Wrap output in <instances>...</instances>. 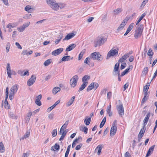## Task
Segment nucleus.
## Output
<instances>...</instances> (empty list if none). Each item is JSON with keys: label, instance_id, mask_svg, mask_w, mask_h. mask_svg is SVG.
<instances>
[{"label": "nucleus", "instance_id": "31", "mask_svg": "<svg viewBox=\"0 0 157 157\" xmlns=\"http://www.w3.org/2000/svg\"><path fill=\"white\" fill-rule=\"evenodd\" d=\"M87 84H86V82L83 83L81 85L80 87L79 88V90H78V92H80L82 90H83L85 87L87 86Z\"/></svg>", "mask_w": 157, "mask_h": 157}, {"label": "nucleus", "instance_id": "26", "mask_svg": "<svg viewBox=\"0 0 157 157\" xmlns=\"http://www.w3.org/2000/svg\"><path fill=\"white\" fill-rule=\"evenodd\" d=\"M142 34V33L135 31V33L134 34V36L135 39H137L140 37Z\"/></svg>", "mask_w": 157, "mask_h": 157}, {"label": "nucleus", "instance_id": "4", "mask_svg": "<svg viewBox=\"0 0 157 157\" xmlns=\"http://www.w3.org/2000/svg\"><path fill=\"white\" fill-rule=\"evenodd\" d=\"M78 79V76L76 75L73 76L70 79V83L71 88H74L77 85Z\"/></svg>", "mask_w": 157, "mask_h": 157}, {"label": "nucleus", "instance_id": "37", "mask_svg": "<svg viewBox=\"0 0 157 157\" xmlns=\"http://www.w3.org/2000/svg\"><path fill=\"white\" fill-rule=\"evenodd\" d=\"M106 117H105L103 119L102 121L101 122V124L100 125V128H101L103 127V126L105 124V122H106Z\"/></svg>", "mask_w": 157, "mask_h": 157}, {"label": "nucleus", "instance_id": "64", "mask_svg": "<svg viewBox=\"0 0 157 157\" xmlns=\"http://www.w3.org/2000/svg\"><path fill=\"white\" fill-rule=\"evenodd\" d=\"M30 24V22H28L27 23H25L23 25L24 26H25V28H26V27L28 26Z\"/></svg>", "mask_w": 157, "mask_h": 157}, {"label": "nucleus", "instance_id": "8", "mask_svg": "<svg viewBox=\"0 0 157 157\" xmlns=\"http://www.w3.org/2000/svg\"><path fill=\"white\" fill-rule=\"evenodd\" d=\"M76 34V32H74L72 33L67 34L65 37L63 39V41H64L65 40H68L72 38L75 36Z\"/></svg>", "mask_w": 157, "mask_h": 157}, {"label": "nucleus", "instance_id": "51", "mask_svg": "<svg viewBox=\"0 0 157 157\" xmlns=\"http://www.w3.org/2000/svg\"><path fill=\"white\" fill-rule=\"evenodd\" d=\"M9 115L10 117L12 119H17V117L15 116L12 113H10Z\"/></svg>", "mask_w": 157, "mask_h": 157}, {"label": "nucleus", "instance_id": "1", "mask_svg": "<svg viewBox=\"0 0 157 157\" xmlns=\"http://www.w3.org/2000/svg\"><path fill=\"white\" fill-rule=\"evenodd\" d=\"M46 0L47 4L54 11H57L59 8L61 10L66 6L65 4L62 3H58L55 0Z\"/></svg>", "mask_w": 157, "mask_h": 157}, {"label": "nucleus", "instance_id": "62", "mask_svg": "<svg viewBox=\"0 0 157 157\" xmlns=\"http://www.w3.org/2000/svg\"><path fill=\"white\" fill-rule=\"evenodd\" d=\"M131 155L128 151L126 152L124 154V157H130Z\"/></svg>", "mask_w": 157, "mask_h": 157}, {"label": "nucleus", "instance_id": "13", "mask_svg": "<svg viewBox=\"0 0 157 157\" xmlns=\"http://www.w3.org/2000/svg\"><path fill=\"white\" fill-rule=\"evenodd\" d=\"M144 29V25L142 24L140 25H139L137 26L136 29V31H137L138 32H140L141 33H142Z\"/></svg>", "mask_w": 157, "mask_h": 157}, {"label": "nucleus", "instance_id": "25", "mask_svg": "<svg viewBox=\"0 0 157 157\" xmlns=\"http://www.w3.org/2000/svg\"><path fill=\"white\" fill-rule=\"evenodd\" d=\"M32 115V112H30L27 113L26 115V117L25 119V122L27 123H28L30 119V117Z\"/></svg>", "mask_w": 157, "mask_h": 157}, {"label": "nucleus", "instance_id": "47", "mask_svg": "<svg viewBox=\"0 0 157 157\" xmlns=\"http://www.w3.org/2000/svg\"><path fill=\"white\" fill-rule=\"evenodd\" d=\"M15 26V25L13 24H12L11 23H9L7 25L6 27L10 29L12 28H14Z\"/></svg>", "mask_w": 157, "mask_h": 157}, {"label": "nucleus", "instance_id": "48", "mask_svg": "<svg viewBox=\"0 0 157 157\" xmlns=\"http://www.w3.org/2000/svg\"><path fill=\"white\" fill-rule=\"evenodd\" d=\"M149 87H148L147 86H145L144 87L143 91L144 92V94H147V92L148 91V89H149Z\"/></svg>", "mask_w": 157, "mask_h": 157}, {"label": "nucleus", "instance_id": "23", "mask_svg": "<svg viewBox=\"0 0 157 157\" xmlns=\"http://www.w3.org/2000/svg\"><path fill=\"white\" fill-rule=\"evenodd\" d=\"M80 130L84 132L85 134H87V133L88 128L85 126H81L80 127Z\"/></svg>", "mask_w": 157, "mask_h": 157}, {"label": "nucleus", "instance_id": "34", "mask_svg": "<svg viewBox=\"0 0 157 157\" xmlns=\"http://www.w3.org/2000/svg\"><path fill=\"white\" fill-rule=\"evenodd\" d=\"M70 56H63L61 59L62 61H68L70 60Z\"/></svg>", "mask_w": 157, "mask_h": 157}, {"label": "nucleus", "instance_id": "15", "mask_svg": "<svg viewBox=\"0 0 157 157\" xmlns=\"http://www.w3.org/2000/svg\"><path fill=\"white\" fill-rule=\"evenodd\" d=\"M76 46V45L75 44H70L67 48H66V51L67 52L70 51L75 48Z\"/></svg>", "mask_w": 157, "mask_h": 157}, {"label": "nucleus", "instance_id": "40", "mask_svg": "<svg viewBox=\"0 0 157 157\" xmlns=\"http://www.w3.org/2000/svg\"><path fill=\"white\" fill-rule=\"evenodd\" d=\"M25 26L22 25L20 26L19 27L17 28V29L20 32H22L25 30Z\"/></svg>", "mask_w": 157, "mask_h": 157}, {"label": "nucleus", "instance_id": "41", "mask_svg": "<svg viewBox=\"0 0 157 157\" xmlns=\"http://www.w3.org/2000/svg\"><path fill=\"white\" fill-rule=\"evenodd\" d=\"M30 133V130H28V131L26 132L25 135H24V138L25 139H26L27 138H28L29 137Z\"/></svg>", "mask_w": 157, "mask_h": 157}, {"label": "nucleus", "instance_id": "59", "mask_svg": "<svg viewBox=\"0 0 157 157\" xmlns=\"http://www.w3.org/2000/svg\"><path fill=\"white\" fill-rule=\"evenodd\" d=\"M7 71H11L10 69V63H8L7 64V66L6 67Z\"/></svg>", "mask_w": 157, "mask_h": 157}, {"label": "nucleus", "instance_id": "44", "mask_svg": "<svg viewBox=\"0 0 157 157\" xmlns=\"http://www.w3.org/2000/svg\"><path fill=\"white\" fill-rule=\"evenodd\" d=\"M153 52H152V50L151 48H150L147 53V55L149 56H152L153 55Z\"/></svg>", "mask_w": 157, "mask_h": 157}, {"label": "nucleus", "instance_id": "50", "mask_svg": "<svg viewBox=\"0 0 157 157\" xmlns=\"http://www.w3.org/2000/svg\"><path fill=\"white\" fill-rule=\"evenodd\" d=\"M4 103L5 104L4 106L5 108H6L7 109H9L10 106H9V105L8 104V101H7V102H6L5 101Z\"/></svg>", "mask_w": 157, "mask_h": 157}, {"label": "nucleus", "instance_id": "28", "mask_svg": "<svg viewBox=\"0 0 157 157\" xmlns=\"http://www.w3.org/2000/svg\"><path fill=\"white\" fill-rule=\"evenodd\" d=\"M119 64L118 63H117L114 66V68L113 70V71L115 72V74L117 73L119 71H118L119 68Z\"/></svg>", "mask_w": 157, "mask_h": 157}, {"label": "nucleus", "instance_id": "24", "mask_svg": "<svg viewBox=\"0 0 157 157\" xmlns=\"http://www.w3.org/2000/svg\"><path fill=\"white\" fill-rule=\"evenodd\" d=\"M75 98V96H73L71 98V99L67 103V106H69L73 103Z\"/></svg>", "mask_w": 157, "mask_h": 157}, {"label": "nucleus", "instance_id": "36", "mask_svg": "<svg viewBox=\"0 0 157 157\" xmlns=\"http://www.w3.org/2000/svg\"><path fill=\"white\" fill-rule=\"evenodd\" d=\"M148 72V67H145L144 69L142 72V75H145Z\"/></svg>", "mask_w": 157, "mask_h": 157}, {"label": "nucleus", "instance_id": "53", "mask_svg": "<svg viewBox=\"0 0 157 157\" xmlns=\"http://www.w3.org/2000/svg\"><path fill=\"white\" fill-rule=\"evenodd\" d=\"M148 121V120L145 118L143 121V125L145 126L147 124V123Z\"/></svg>", "mask_w": 157, "mask_h": 157}, {"label": "nucleus", "instance_id": "30", "mask_svg": "<svg viewBox=\"0 0 157 157\" xmlns=\"http://www.w3.org/2000/svg\"><path fill=\"white\" fill-rule=\"evenodd\" d=\"M5 148L2 142H0V152L3 153L5 151Z\"/></svg>", "mask_w": 157, "mask_h": 157}, {"label": "nucleus", "instance_id": "19", "mask_svg": "<svg viewBox=\"0 0 157 157\" xmlns=\"http://www.w3.org/2000/svg\"><path fill=\"white\" fill-rule=\"evenodd\" d=\"M63 33H60L57 39L55 41V43L56 44H57L59 43L60 40L62 39L63 37Z\"/></svg>", "mask_w": 157, "mask_h": 157}, {"label": "nucleus", "instance_id": "9", "mask_svg": "<svg viewBox=\"0 0 157 157\" xmlns=\"http://www.w3.org/2000/svg\"><path fill=\"white\" fill-rule=\"evenodd\" d=\"M63 49L60 48L53 51L52 52V54L54 56H56L60 54L63 51Z\"/></svg>", "mask_w": 157, "mask_h": 157}, {"label": "nucleus", "instance_id": "49", "mask_svg": "<svg viewBox=\"0 0 157 157\" xmlns=\"http://www.w3.org/2000/svg\"><path fill=\"white\" fill-rule=\"evenodd\" d=\"M147 94H146V93L144 94V97L142 99V101H141V104H143L146 101V99L147 98H146H146L147 95Z\"/></svg>", "mask_w": 157, "mask_h": 157}, {"label": "nucleus", "instance_id": "22", "mask_svg": "<svg viewBox=\"0 0 157 157\" xmlns=\"http://www.w3.org/2000/svg\"><path fill=\"white\" fill-rule=\"evenodd\" d=\"M106 112L109 117H111L112 115V112L111 111V105H110L107 106Z\"/></svg>", "mask_w": 157, "mask_h": 157}, {"label": "nucleus", "instance_id": "20", "mask_svg": "<svg viewBox=\"0 0 157 157\" xmlns=\"http://www.w3.org/2000/svg\"><path fill=\"white\" fill-rule=\"evenodd\" d=\"M91 121L90 117H89L88 116H86L84 121V123L86 125H89Z\"/></svg>", "mask_w": 157, "mask_h": 157}, {"label": "nucleus", "instance_id": "11", "mask_svg": "<svg viewBox=\"0 0 157 157\" xmlns=\"http://www.w3.org/2000/svg\"><path fill=\"white\" fill-rule=\"evenodd\" d=\"M42 97V95L40 94L36 98V99L35 101V103L38 106H40L41 105V103L40 100L41 99Z\"/></svg>", "mask_w": 157, "mask_h": 157}, {"label": "nucleus", "instance_id": "14", "mask_svg": "<svg viewBox=\"0 0 157 157\" xmlns=\"http://www.w3.org/2000/svg\"><path fill=\"white\" fill-rule=\"evenodd\" d=\"M144 29V25L142 24L140 25H139L137 26L136 29V31H137L138 32H140L141 33H142Z\"/></svg>", "mask_w": 157, "mask_h": 157}, {"label": "nucleus", "instance_id": "63", "mask_svg": "<svg viewBox=\"0 0 157 157\" xmlns=\"http://www.w3.org/2000/svg\"><path fill=\"white\" fill-rule=\"evenodd\" d=\"M157 76V69H156V71H155V73H154V75L153 77L152 78V79L151 80V81L153 80V79L155 78Z\"/></svg>", "mask_w": 157, "mask_h": 157}, {"label": "nucleus", "instance_id": "52", "mask_svg": "<svg viewBox=\"0 0 157 157\" xmlns=\"http://www.w3.org/2000/svg\"><path fill=\"white\" fill-rule=\"evenodd\" d=\"M126 63H123L121 65V66L120 67L121 69L122 70V69H124L126 67Z\"/></svg>", "mask_w": 157, "mask_h": 157}, {"label": "nucleus", "instance_id": "6", "mask_svg": "<svg viewBox=\"0 0 157 157\" xmlns=\"http://www.w3.org/2000/svg\"><path fill=\"white\" fill-rule=\"evenodd\" d=\"M118 54V52L117 50L115 49H112L108 52L106 59H108L111 56L117 55Z\"/></svg>", "mask_w": 157, "mask_h": 157}, {"label": "nucleus", "instance_id": "39", "mask_svg": "<svg viewBox=\"0 0 157 157\" xmlns=\"http://www.w3.org/2000/svg\"><path fill=\"white\" fill-rule=\"evenodd\" d=\"M51 59H48L45 61L44 63V65L45 66H47L49 65L51 63Z\"/></svg>", "mask_w": 157, "mask_h": 157}, {"label": "nucleus", "instance_id": "3", "mask_svg": "<svg viewBox=\"0 0 157 157\" xmlns=\"http://www.w3.org/2000/svg\"><path fill=\"white\" fill-rule=\"evenodd\" d=\"M90 57L93 60L101 61L103 58L100 53L98 52H95L91 54Z\"/></svg>", "mask_w": 157, "mask_h": 157}, {"label": "nucleus", "instance_id": "21", "mask_svg": "<svg viewBox=\"0 0 157 157\" xmlns=\"http://www.w3.org/2000/svg\"><path fill=\"white\" fill-rule=\"evenodd\" d=\"M129 19V17H126L123 20L121 23L120 24V25L124 27Z\"/></svg>", "mask_w": 157, "mask_h": 157}, {"label": "nucleus", "instance_id": "46", "mask_svg": "<svg viewBox=\"0 0 157 157\" xmlns=\"http://www.w3.org/2000/svg\"><path fill=\"white\" fill-rule=\"evenodd\" d=\"M31 17H32L31 14H26L25 16H24L23 17V18L24 19H29L30 18H31Z\"/></svg>", "mask_w": 157, "mask_h": 157}, {"label": "nucleus", "instance_id": "16", "mask_svg": "<svg viewBox=\"0 0 157 157\" xmlns=\"http://www.w3.org/2000/svg\"><path fill=\"white\" fill-rule=\"evenodd\" d=\"M155 145H153L151 146L149 149L145 157H148L151 154V152H152L154 150V149L155 147Z\"/></svg>", "mask_w": 157, "mask_h": 157}, {"label": "nucleus", "instance_id": "38", "mask_svg": "<svg viewBox=\"0 0 157 157\" xmlns=\"http://www.w3.org/2000/svg\"><path fill=\"white\" fill-rule=\"evenodd\" d=\"M122 11V9L120 8H118L114 10V12L115 14L117 15L121 13Z\"/></svg>", "mask_w": 157, "mask_h": 157}, {"label": "nucleus", "instance_id": "54", "mask_svg": "<svg viewBox=\"0 0 157 157\" xmlns=\"http://www.w3.org/2000/svg\"><path fill=\"white\" fill-rule=\"evenodd\" d=\"M6 49V52H8L9 51V49H10V43L9 42H8L7 43Z\"/></svg>", "mask_w": 157, "mask_h": 157}, {"label": "nucleus", "instance_id": "29", "mask_svg": "<svg viewBox=\"0 0 157 157\" xmlns=\"http://www.w3.org/2000/svg\"><path fill=\"white\" fill-rule=\"evenodd\" d=\"M90 78V76L88 75H85L82 78V81L83 83L86 82V84H87L88 82L87 81V80H89Z\"/></svg>", "mask_w": 157, "mask_h": 157}, {"label": "nucleus", "instance_id": "27", "mask_svg": "<svg viewBox=\"0 0 157 157\" xmlns=\"http://www.w3.org/2000/svg\"><path fill=\"white\" fill-rule=\"evenodd\" d=\"M128 58V55L125 54L121 57L119 60V62L121 63L123 62L125 60Z\"/></svg>", "mask_w": 157, "mask_h": 157}, {"label": "nucleus", "instance_id": "12", "mask_svg": "<svg viewBox=\"0 0 157 157\" xmlns=\"http://www.w3.org/2000/svg\"><path fill=\"white\" fill-rule=\"evenodd\" d=\"M117 130V127L112 126L110 131V136H113L116 133Z\"/></svg>", "mask_w": 157, "mask_h": 157}, {"label": "nucleus", "instance_id": "2", "mask_svg": "<svg viewBox=\"0 0 157 157\" xmlns=\"http://www.w3.org/2000/svg\"><path fill=\"white\" fill-rule=\"evenodd\" d=\"M106 40V38H105L103 36L98 37L94 42L95 47L104 44Z\"/></svg>", "mask_w": 157, "mask_h": 157}, {"label": "nucleus", "instance_id": "58", "mask_svg": "<svg viewBox=\"0 0 157 157\" xmlns=\"http://www.w3.org/2000/svg\"><path fill=\"white\" fill-rule=\"evenodd\" d=\"M93 83H94V89L96 90L98 87L99 84H98V83H96V82H93Z\"/></svg>", "mask_w": 157, "mask_h": 157}, {"label": "nucleus", "instance_id": "43", "mask_svg": "<svg viewBox=\"0 0 157 157\" xmlns=\"http://www.w3.org/2000/svg\"><path fill=\"white\" fill-rule=\"evenodd\" d=\"M57 133V129H54L52 132V136L55 137L56 136Z\"/></svg>", "mask_w": 157, "mask_h": 157}, {"label": "nucleus", "instance_id": "56", "mask_svg": "<svg viewBox=\"0 0 157 157\" xmlns=\"http://www.w3.org/2000/svg\"><path fill=\"white\" fill-rule=\"evenodd\" d=\"M55 107L53 105L52 106L48 109L47 110V111L49 112H50Z\"/></svg>", "mask_w": 157, "mask_h": 157}, {"label": "nucleus", "instance_id": "35", "mask_svg": "<svg viewBox=\"0 0 157 157\" xmlns=\"http://www.w3.org/2000/svg\"><path fill=\"white\" fill-rule=\"evenodd\" d=\"M130 69V67H128V68L126 69L122 73L121 75V76H123L125 75L128 73L129 72Z\"/></svg>", "mask_w": 157, "mask_h": 157}, {"label": "nucleus", "instance_id": "32", "mask_svg": "<svg viewBox=\"0 0 157 157\" xmlns=\"http://www.w3.org/2000/svg\"><path fill=\"white\" fill-rule=\"evenodd\" d=\"M60 88L58 87H56L53 89L52 90V93H55V94H56L58 92L60 91Z\"/></svg>", "mask_w": 157, "mask_h": 157}, {"label": "nucleus", "instance_id": "42", "mask_svg": "<svg viewBox=\"0 0 157 157\" xmlns=\"http://www.w3.org/2000/svg\"><path fill=\"white\" fill-rule=\"evenodd\" d=\"M25 10L27 11L28 13H31V11L32 10V9L29 6H26L25 7Z\"/></svg>", "mask_w": 157, "mask_h": 157}, {"label": "nucleus", "instance_id": "57", "mask_svg": "<svg viewBox=\"0 0 157 157\" xmlns=\"http://www.w3.org/2000/svg\"><path fill=\"white\" fill-rule=\"evenodd\" d=\"M82 146V144H79L77 145L75 149L76 150H79L81 148V147Z\"/></svg>", "mask_w": 157, "mask_h": 157}, {"label": "nucleus", "instance_id": "5", "mask_svg": "<svg viewBox=\"0 0 157 157\" xmlns=\"http://www.w3.org/2000/svg\"><path fill=\"white\" fill-rule=\"evenodd\" d=\"M116 108L119 116L122 117L124 114V108L123 104L117 105Z\"/></svg>", "mask_w": 157, "mask_h": 157}, {"label": "nucleus", "instance_id": "10", "mask_svg": "<svg viewBox=\"0 0 157 157\" xmlns=\"http://www.w3.org/2000/svg\"><path fill=\"white\" fill-rule=\"evenodd\" d=\"M18 89V85L16 84L13 85L10 90V93L15 94L17 91Z\"/></svg>", "mask_w": 157, "mask_h": 157}, {"label": "nucleus", "instance_id": "33", "mask_svg": "<svg viewBox=\"0 0 157 157\" xmlns=\"http://www.w3.org/2000/svg\"><path fill=\"white\" fill-rule=\"evenodd\" d=\"M94 83L92 82L91 83L90 85L87 87L86 90L87 91H89L91 90H92L94 88Z\"/></svg>", "mask_w": 157, "mask_h": 157}, {"label": "nucleus", "instance_id": "45", "mask_svg": "<svg viewBox=\"0 0 157 157\" xmlns=\"http://www.w3.org/2000/svg\"><path fill=\"white\" fill-rule=\"evenodd\" d=\"M134 23H131L129 26L127 28V30L129 31L130 32L132 29L133 27Z\"/></svg>", "mask_w": 157, "mask_h": 157}, {"label": "nucleus", "instance_id": "55", "mask_svg": "<svg viewBox=\"0 0 157 157\" xmlns=\"http://www.w3.org/2000/svg\"><path fill=\"white\" fill-rule=\"evenodd\" d=\"M14 94H12V93H10L9 97V98L10 100H11L13 99V98H14Z\"/></svg>", "mask_w": 157, "mask_h": 157}, {"label": "nucleus", "instance_id": "7", "mask_svg": "<svg viewBox=\"0 0 157 157\" xmlns=\"http://www.w3.org/2000/svg\"><path fill=\"white\" fill-rule=\"evenodd\" d=\"M36 79V76L35 75H33L27 81V85L28 86H32L35 82Z\"/></svg>", "mask_w": 157, "mask_h": 157}, {"label": "nucleus", "instance_id": "61", "mask_svg": "<svg viewBox=\"0 0 157 157\" xmlns=\"http://www.w3.org/2000/svg\"><path fill=\"white\" fill-rule=\"evenodd\" d=\"M109 130V128H107L104 131V132L103 133V135L105 136V135H106L107 133Z\"/></svg>", "mask_w": 157, "mask_h": 157}, {"label": "nucleus", "instance_id": "60", "mask_svg": "<svg viewBox=\"0 0 157 157\" xmlns=\"http://www.w3.org/2000/svg\"><path fill=\"white\" fill-rule=\"evenodd\" d=\"M15 45L18 49H22L21 46V45L20 44L18 43L17 42H16Z\"/></svg>", "mask_w": 157, "mask_h": 157}, {"label": "nucleus", "instance_id": "18", "mask_svg": "<svg viewBox=\"0 0 157 157\" xmlns=\"http://www.w3.org/2000/svg\"><path fill=\"white\" fill-rule=\"evenodd\" d=\"M60 148L59 145L57 144H56L55 145L52 146L51 148V150L52 151H55L56 150H58Z\"/></svg>", "mask_w": 157, "mask_h": 157}, {"label": "nucleus", "instance_id": "17", "mask_svg": "<svg viewBox=\"0 0 157 157\" xmlns=\"http://www.w3.org/2000/svg\"><path fill=\"white\" fill-rule=\"evenodd\" d=\"M103 147V145L100 144V145H98L97 146V147H96V148L95 151H97V150L98 149V153H97L98 155H100V153L101 151V149H102V148Z\"/></svg>", "mask_w": 157, "mask_h": 157}]
</instances>
